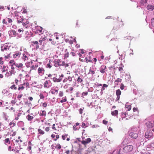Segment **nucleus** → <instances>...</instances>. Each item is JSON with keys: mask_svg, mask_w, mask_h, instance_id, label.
Wrapping results in <instances>:
<instances>
[{"mask_svg": "<svg viewBox=\"0 0 154 154\" xmlns=\"http://www.w3.org/2000/svg\"><path fill=\"white\" fill-rule=\"evenodd\" d=\"M119 147H120L119 152L121 153H127L131 152L133 148V146L131 145H127L125 146H120Z\"/></svg>", "mask_w": 154, "mask_h": 154, "instance_id": "nucleus-1", "label": "nucleus"}, {"mask_svg": "<svg viewBox=\"0 0 154 154\" xmlns=\"http://www.w3.org/2000/svg\"><path fill=\"white\" fill-rule=\"evenodd\" d=\"M154 134V128L152 130H148L145 133V137L147 139L152 138Z\"/></svg>", "mask_w": 154, "mask_h": 154, "instance_id": "nucleus-2", "label": "nucleus"}, {"mask_svg": "<svg viewBox=\"0 0 154 154\" xmlns=\"http://www.w3.org/2000/svg\"><path fill=\"white\" fill-rule=\"evenodd\" d=\"M51 76H53V81L55 82H60L61 80V79H59V78L57 79L56 78V75L55 74L53 75L49 74V77H50Z\"/></svg>", "mask_w": 154, "mask_h": 154, "instance_id": "nucleus-3", "label": "nucleus"}, {"mask_svg": "<svg viewBox=\"0 0 154 154\" xmlns=\"http://www.w3.org/2000/svg\"><path fill=\"white\" fill-rule=\"evenodd\" d=\"M146 8L149 11H153L154 10V5L152 3L148 4L146 5Z\"/></svg>", "mask_w": 154, "mask_h": 154, "instance_id": "nucleus-4", "label": "nucleus"}, {"mask_svg": "<svg viewBox=\"0 0 154 154\" xmlns=\"http://www.w3.org/2000/svg\"><path fill=\"white\" fill-rule=\"evenodd\" d=\"M129 136L132 138L136 139L138 137V134L135 132H131L129 134Z\"/></svg>", "mask_w": 154, "mask_h": 154, "instance_id": "nucleus-5", "label": "nucleus"}, {"mask_svg": "<svg viewBox=\"0 0 154 154\" xmlns=\"http://www.w3.org/2000/svg\"><path fill=\"white\" fill-rule=\"evenodd\" d=\"M32 45L33 46L35 47V48L36 49H38L39 48V43L37 41H33L32 42Z\"/></svg>", "mask_w": 154, "mask_h": 154, "instance_id": "nucleus-6", "label": "nucleus"}, {"mask_svg": "<svg viewBox=\"0 0 154 154\" xmlns=\"http://www.w3.org/2000/svg\"><path fill=\"white\" fill-rule=\"evenodd\" d=\"M8 34L11 37L16 36L17 35L16 32L14 30H12L8 31Z\"/></svg>", "mask_w": 154, "mask_h": 154, "instance_id": "nucleus-7", "label": "nucleus"}, {"mask_svg": "<svg viewBox=\"0 0 154 154\" xmlns=\"http://www.w3.org/2000/svg\"><path fill=\"white\" fill-rule=\"evenodd\" d=\"M91 140L90 138H88L85 139V140H83L81 143L84 145H86L88 143H89L91 141Z\"/></svg>", "mask_w": 154, "mask_h": 154, "instance_id": "nucleus-8", "label": "nucleus"}, {"mask_svg": "<svg viewBox=\"0 0 154 154\" xmlns=\"http://www.w3.org/2000/svg\"><path fill=\"white\" fill-rule=\"evenodd\" d=\"M106 68V66L104 65H102L100 69V72L102 73H104L105 72V69Z\"/></svg>", "mask_w": 154, "mask_h": 154, "instance_id": "nucleus-9", "label": "nucleus"}, {"mask_svg": "<svg viewBox=\"0 0 154 154\" xmlns=\"http://www.w3.org/2000/svg\"><path fill=\"white\" fill-rule=\"evenodd\" d=\"M9 46L8 45H5L1 46V50L2 51H4V50H7V49H9Z\"/></svg>", "mask_w": 154, "mask_h": 154, "instance_id": "nucleus-10", "label": "nucleus"}, {"mask_svg": "<svg viewBox=\"0 0 154 154\" xmlns=\"http://www.w3.org/2000/svg\"><path fill=\"white\" fill-rule=\"evenodd\" d=\"M145 126L148 128H150L153 126L152 123L150 122H148L145 124Z\"/></svg>", "mask_w": 154, "mask_h": 154, "instance_id": "nucleus-11", "label": "nucleus"}, {"mask_svg": "<svg viewBox=\"0 0 154 154\" xmlns=\"http://www.w3.org/2000/svg\"><path fill=\"white\" fill-rule=\"evenodd\" d=\"M23 18V17H18L17 20V22L18 23H22V22L24 20Z\"/></svg>", "mask_w": 154, "mask_h": 154, "instance_id": "nucleus-12", "label": "nucleus"}, {"mask_svg": "<svg viewBox=\"0 0 154 154\" xmlns=\"http://www.w3.org/2000/svg\"><path fill=\"white\" fill-rule=\"evenodd\" d=\"M44 71V69L43 68H39L38 69V72L39 74H43Z\"/></svg>", "mask_w": 154, "mask_h": 154, "instance_id": "nucleus-13", "label": "nucleus"}, {"mask_svg": "<svg viewBox=\"0 0 154 154\" xmlns=\"http://www.w3.org/2000/svg\"><path fill=\"white\" fill-rule=\"evenodd\" d=\"M15 65V66L16 67H17L19 68L20 69L22 68V67L23 66V64L21 63H20L19 64L16 63Z\"/></svg>", "mask_w": 154, "mask_h": 154, "instance_id": "nucleus-14", "label": "nucleus"}, {"mask_svg": "<svg viewBox=\"0 0 154 154\" xmlns=\"http://www.w3.org/2000/svg\"><path fill=\"white\" fill-rule=\"evenodd\" d=\"M118 111L116 110L112 112H111V114L113 116H116L118 115Z\"/></svg>", "mask_w": 154, "mask_h": 154, "instance_id": "nucleus-15", "label": "nucleus"}, {"mask_svg": "<svg viewBox=\"0 0 154 154\" xmlns=\"http://www.w3.org/2000/svg\"><path fill=\"white\" fill-rule=\"evenodd\" d=\"M58 92V90H51L49 92V93H51L52 94H57Z\"/></svg>", "mask_w": 154, "mask_h": 154, "instance_id": "nucleus-16", "label": "nucleus"}, {"mask_svg": "<svg viewBox=\"0 0 154 154\" xmlns=\"http://www.w3.org/2000/svg\"><path fill=\"white\" fill-rule=\"evenodd\" d=\"M120 152H119V151H118V150H115L113 151L111 153V154H120Z\"/></svg>", "mask_w": 154, "mask_h": 154, "instance_id": "nucleus-17", "label": "nucleus"}, {"mask_svg": "<svg viewBox=\"0 0 154 154\" xmlns=\"http://www.w3.org/2000/svg\"><path fill=\"white\" fill-rule=\"evenodd\" d=\"M46 115V112L45 111H41L40 113V116H45Z\"/></svg>", "mask_w": 154, "mask_h": 154, "instance_id": "nucleus-18", "label": "nucleus"}, {"mask_svg": "<svg viewBox=\"0 0 154 154\" xmlns=\"http://www.w3.org/2000/svg\"><path fill=\"white\" fill-rule=\"evenodd\" d=\"M53 63L55 67L60 66V64L58 63L56 60H54L53 62Z\"/></svg>", "mask_w": 154, "mask_h": 154, "instance_id": "nucleus-19", "label": "nucleus"}, {"mask_svg": "<svg viewBox=\"0 0 154 154\" xmlns=\"http://www.w3.org/2000/svg\"><path fill=\"white\" fill-rule=\"evenodd\" d=\"M79 124L78 123H76L75 125H74L73 127V129L75 131L77 130H78V128H76V127L78 126L79 125Z\"/></svg>", "mask_w": 154, "mask_h": 154, "instance_id": "nucleus-20", "label": "nucleus"}, {"mask_svg": "<svg viewBox=\"0 0 154 154\" xmlns=\"http://www.w3.org/2000/svg\"><path fill=\"white\" fill-rule=\"evenodd\" d=\"M121 94V92L119 89L117 90L116 91V94L117 96H120Z\"/></svg>", "mask_w": 154, "mask_h": 154, "instance_id": "nucleus-21", "label": "nucleus"}, {"mask_svg": "<svg viewBox=\"0 0 154 154\" xmlns=\"http://www.w3.org/2000/svg\"><path fill=\"white\" fill-rule=\"evenodd\" d=\"M8 92V91L7 90L4 89L3 90L2 93L4 96H6L7 95L6 94Z\"/></svg>", "mask_w": 154, "mask_h": 154, "instance_id": "nucleus-22", "label": "nucleus"}, {"mask_svg": "<svg viewBox=\"0 0 154 154\" xmlns=\"http://www.w3.org/2000/svg\"><path fill=\"white\" fill-rule=\"evenodd\" d=\"M27 119L28 120L31 121L33 118V116H31L29 115H28L27 116Z\"/></svg>", "mask_w": 154, "mask_h": 154, "instance_id": "nucleus-23", "label": "nucleus"}, {"mask_svg": "<svg viewBox=\"0 0 154 154\" xmlns=\"http://www.w3.org/2000/svg\"><path fill=\"white\" fill-rule=\"evenodd\" d=\"M125 107L126 108H128V111H130L131 109V106L130 105L125 104Z\"/></svg>", "mask_w": 154, "mask_h": 154, "instance_id": "nucleus-24", "label": "nucleus"}, {"mask_svg": "<svg viewBox=\"0 0 154 154\" xmlns=\"http://www.w3.org/2000/svg\"><path fill=\"white\" fill-rule=\"evenodd\" d=\"M38 131L39 132V134H44V132L42 131V130H41L40 129H38Z\"/></svg>", "mask_w": 154, "mask_h": 154, "instance_id": "nucleus-25", "label": "nucleus"}, {"mask_svg": "<svg viewBox=\"0 0 154 154\" xmlns=\"http://www.w3.org/2000/svg\"><path fill=\"white\" fill-rule=\"evenodd\" d=\"M37 29L40 33H41L42 31V27L41 26H39L38 27Z\"/></svg>", "mask_w": 154, "mask_h": 154, "instance_id": "nucleus-26", "label": "nucleus"}, {"mask_svg": "<svg viewBox=\"0 0 154 154\" xmlns=\"http://www.w3.org/2000/svg\"><path fill=\"white\" fill-rule=\"evenodd\" d=\"M10 88L12 89H14L15 90H16L17 89V88L16 87L15 85H12L11 87Z\"/></svg>", "mask_w": 154, "mask_h": 154, "instance_id": "nucleus-27", "label": "nucleus"}, {"mask_svg": "<svg viewBox=\"0 0 154 154\" xmlns=\"http://www.w3.org/2000/svg\"><path fill=\"white\" fill-rule=\"evenodd\" d=\"M90 73H91L92 75H93L95 73V72L94 71L92 70L91 68H90L89 69V72L88 73V74H89Z\"/></svg>", "mask_w": 154, "mask_h": 154, "instance_id": "nucleus-28", "label": "nucleus"}, {"mask_svg": "<svg viewBox=\"0 0 154 154\" xmlns=\"http://www.w3.org/2000/svg\"><path fill=\"white\" fill-rule=\"evenodd\" d=\"M9 63L10 64H13L14 65H15V63L14 60H11L9 62Z\"/></svg>", "mask_w": 154, "mask_h": 154, "instance_id": "nucleus-29", "label": "nucleus"}, {"mask_svg": "<svg viewBox=\"0 0 154 154\" xmlns=\"http://www.w3.org/2000/svg\"><path fill=\"white\" fill-rule=\"evenodd\" d=\"M116 26H114L113 28V29L114 30H117L119 28V26L118 27L117 26L119 25L118 24H116Z\"/></svg>", "mask_w": 154, "mask_h": 154, "instance_id": "nucleus-30", "label": "nucleus"}, {"mask_svg": "<svg viewBox=\"0 0 154 154\" xmlns=\"http://www.w3.org/2000/svg\"><path fill=\"white\" fill-rule=\"evenodd\" d=\"M20 54L21 53L20 52H18L16 53L13 54V57H14V56L15 55H16V56H18L19 55H20Z\"/></svg>", "mask_w": 154, "mask_h": 154, "instance_id": "nucleus-31", "label": "nucleus"}, {"mask_svg": "<svg viewBox=\"0 0 154 154\" xmlns=\"http://www.w3.org/2000/svg\"><path fill=\"white\" fill-rule=\"evenodd\" d=\"M48 84V82L47 81H46L44 83V87L45 88H47V85Z\"/></svg>", "mask_w": 154, "mask_h": 154, "instance_id": "nucleus-32", "label": "nucleus"}, {"mask_svg": "<svg viewBox=\"0 0 154 154\" xmlns=\"http://www.w3.org/2000/svg\"><path fill=\"white\" fill-rule=\"evenodd\" d=\"M84 108H80L79 110V112L80 114H82L83 112V110Z\"/></svg>", "mask_w": 154, "mask_h": 154, "instance_id": "nucleus-33", "label": "nucleus"}, {"mask_svg": "<svg viewBox=\"0 0 154 154\" xmlns=\"http://www.w3.org/2000/svg\"><path fill=\"white\" fill-rule=\"evenodd\" d=\"M82 79L80 77H79L77 79V81L80 83L82 82Z\"/></svg>", "mask_w": 154, "mask_h": 154, "instance_id": "nucleus-34", "label": "nucleus"}, {"mask_svg": "<svg viewBox=\"0 0 154 154\" xmlns=\"http://www.w3.org/2000/svg\"><path fill=\"white\" fill-rule=\"evenodd\" d=\"M66 101V97L64 98V99H63L62 100H61L60 101V102L61 103H63V102H65Z\"/></svg>", "mask_w": 154, "mask_h": 154, "instance_id": "nucleus-35", "label": "nucleus"}, {"mask_svg": "<svg viewBox=\"0 0 154 154\" xmlns=\"http://www.w3.org/2000/svg\"><path fill=\"white\" fill-rule=\"evenodd\" d=\"M125 52L124 51L123 54H122L121 55L120 54H119V56H121V57H122V58H125Z\"/></svg>", "mask_w": 154, "mask_h": 154, "instance_id": "nucleus-36", "label": "nucleus"}, {"mask_svg": "<svg viewBox=\"0 0 154 154\" xmlns=\"http://www.w3.org/2000/svg\"><path fill=\"white\" fill-rule=\"evenodd\" d=\"M41 39L43 41H45L46 40H47V37L46 36H44L43 38L42 37Z\"/></svg>", "mask_w": 154, "mask_h": 154, "instance_id": "nucleus-37", "label": "nucleus"}, {"mask_svg": "<svg viewBox=\"0 0 154 154\" xmlns=\"http://www.w3.org/2000/svg\"><path fill=\"white\" fill-rule=\"evenodd\" d=\"M6 20H7L8 21V22L9 23H11L12 21V19L10 18H7V19H6Z\"/></svg>", "mask_w": 154, "mask_h": 154, "instance_id": "nucleus-38", "label": "nucleus"}, {"mask_svg": "<svg viewBox=\"0 0 154 154\" xmlns=\"http://www.w3.org/2000/svg\"><path fill=\"white\" fill-rule=\"evenodd\" d=\"M59 96L60 97H61L63 95V92L62 91H60L59 93Z\"/></svg>", "mask_w": 154, "mask_h": 154, "instance_id": "nucleus-39", "label": "nucleus"}, {"mask_svg": "<svg viewBox=\"0 0 154 154\" xmlns=\"http://www.w3.org/2000/svg\"><path fill=\"white\" fill-rule=\"evenodd\" d=\"M121 80H122V79H120L119 78H118L115 81V83L116 84V82H121Z\"/></svg>", "mask_w": 154, "mask_h": 154, "instance_id": "nucleus-40", "label": "nucleus"}, {"mask_svg": "<svg viewBox=\"0 0 154 154\" xmlns=\"http://www.w3.org/2000/svg\"><path fill=\"white\" fill-rule=\"evenodd\" d=\"M55 148L60 149L61 148V146L59 144L58 145H57L55 147Z\"/></svg>", "mask_w": 154, "mask_h": 154, "instance_id": "nucleus-41", "label": "nucleus"}, {"mask_svg": "<svg viewBox=\"0 0 154 154\" xmlns=\"http://www.w3.org/2000/svg\"><path fill=\"white\" fill-rule=\"evenodd\" d=\"M25 87L23 86H22L21 87H19L18 88V90H20V89H21L22 90H23L24 88Z\"/></svg>", "mask_w": 154, "mask_h": 154, "instance_id": "nucleus-42", "label": "nucleus"}, {"mask_svg": "<svg viewBox=\"0 0 154 154\" xmlns=\"http://www.w3.org/2000/svg\"><path fill=\"white\" fill-rule=\"evenodd\" d=\"M87 125L85 124L84 123H82V128H85V127H87Z\"/></svg>", "mask_w": 154, "mask_h": 154, "instance_id": "nucleus-43", "label": "nucleus"}, {"mask_svg": "<svg viewBox=\"0 0 154 154\" xmlns=\"http://www.w3.org/2000/svg\"><path fill=\"white\" fill-rule=\"evenodd\" d=\"M151 23L152 25L153 26H154V18L151 19Z\"/></svg>", "mask_w": 154, "mask_h": 154, "instance_id": "nucleus-44", "label": "nucleus"}, {"mask_svg": "<svg viewBox=\"0 0 154 154\" xmlns=\"http://www.w3.org/2000/svg\"><path fill=\"white\" fill-rule=\"evenodd\" d=\"M5 143H8L9 142H10V141L9 140V138H7L5 139Z\"/></svg>", "mask_w": 154, "mask_h": 154, "instance_id": "nucleus-45", "label": "nucleus"}, {"mask_svg": "<svg viewBox=\"0 0 154 154\" xmlns=\"http://www.w3.org/2000/svg\"><path fill=\"white\" fill-rule=\"evenodd\" d=\"M80 93L79 92H77L76 93V94H75V95H76V96L77 97H79L80 96Z\"/></svg>", "mask_w": 154, "mask_h": 154, "instance_id": "nucleus-46", "label": "nucleus"}, {"mask_svg": "<svg viewBox=\"0 0 154 154\" xmlns=\"http://www.w3.org/2000/svg\"><path fill=\"white\" fill-rule=\"evenodd\" d=\"M124 85L122 84L120 86V89L121 90H123L124 89Z\"/></svg>", "mask_w": 154, "mask_h": 154, "instance_id": "nucleus-47", "label": "nucleus"}, {"mask_svg": "<svg viewBox=\"0 0 154 154\" xmlns=\"http://www.w3.org/2000/svg\"><path fill=\"white\" fill-rule=\"evenodd\" d=\"M23 95L22 94H21L20 95H18L17 96V98L19 99V100H20V98L22 97Z\"/></svg>", "mask_w": 154, "mask_h": 154, "instance_id": "nucleus-48", "label": "nucleus"}, {"mask_svg": "<svg viewBox=\"0 0 154 154\" xmlns=\"http://www.w3.org/2000/svg\"><path fill=\"white\" fill-rule=\"evenodd\" d=\"M109 70H111L112 69H115V68L114 66H111L110 67H109Z\"/></svg>", "mask_w": 154, "mask_h": 154, "instance_id": "nucleus-49", "label": "nucleus"}, {"mask_svg": "<svg viewBox=\"0 0 154 154\" xmlns=\"http://www.w3.org/2000/svg\"><path fill=\"white\" fill-rule=\"evenodd\" d=\"M31 64V63L29 62L28 63H27L26 64V66L27 67H29V66L30 65V64Z\"/></svg>", "mask_w": 154, "mask_h": 154, "instance_id": "nucleus-50", "label": "nucleus"}, {"mask_svg": "<svg viewBox=\"0 0 154 154\" xmlns=\"http://www.w3.org/2000/svg\"><path fill=\"white\" fill-rule=\"evenodd\" d=\"M107 121L105 120H103V124H105V125H106L107 124Z\"/></svg>", "mask_w": 154, "mask_h": 154, "instance_id": "nucleus-51", "label": "nucleus"}, {"mask_svg": "<svg viewBox=\"0 0 154 154\" xmlns=\"http://www.w3.org/2000/svg\"><path fill=\"white\" fill-rule=\"evenodd\" d=\"M130 55L132 54V55H133L134 54V53H133V50L131 49L130 50Z\"/></svg>", "mask_w": 154, "mask_h": 154, "instance_id": "nucleus-52", "label": "nucleus"}, {"mask_svg": "<svg viewBox=\"0 0 154 154\" xmlns=\"http://www.w3.org/2000/svg\"><path fill=\"white\" fill-rule=\"evenodd\" d=\"M88 93L87 92H83L82 94V95L86 96L88 95Z\"/></svg>", "mask_w": 154, "mask_h": 154, "instance_id": "nucleus-53", "label": "nucleus"}, {"mask_svg": "<svg viewBox=\"0 0 154 154\" xmlns=\"http://www.w3.org/2000/svg\"><path fill=\"white\" fill-rule=\"evenodd\" d=\"M64 56L65 57H69V53L68 52L66 53L65 54Z\"/></svg>", "mask_w": 154, "mask_h": 154, "instance_id": "nucleus-54", "label": "nucleus"}, {"mask_svg": "<svg viewBox=\"0 0 154 154\" xmlns=\"http://www.w3.org/2000/svg\"><path fill=\"white\" fill-rule=\"evenodd\" d=\"M65 63L64 61H63V62H61V63L60 64V66H64L65 65Z\"/></svg>", "mask_w": 154, "mask_h": 154, "instance_id": "nucleus-55", "label": "nucleus"}, {"mask_svg": "<svg viewBox=\"0 0 154 154\" xmlns=\"http://www.w3.org/2000/svg\"><path fill=\"white\" fill-rule=\"evenodd\" d=\"M119 71H121L123 70L122 67V66L121 67H119Z\"/></svg>", "mask_w": 154, "mask_h": 154, "instance_id": "nucleus-56", "label": "nucleus"}, {"mask_svg": "<svg viewBox=\"0 0 154 154\" xmlns=\"http://www.w3.org/2000/svg\"><path fill=\"white\" fill-rule=\"evenodd\" d=\"M43 41L42 40V39H41V38L39 40V45H41L42 44V42Z\"/></svg>", "mask_w": 154, "mask_h": 154, "instance_id": "nucleus-57", "label": "nucleus"}, {"mask_svg": "<svg viewBox=\"0 0 154 154\" xmlns=\"http://www.w3.org/2000/svg\"><path fill=\"white\" fill-rule=\"evenodd\" d=\"M39 96L41 99H43L44 97L43 95L42 94H40Z\"/></svg>", "mask_w": 154, "mask_h": 154, "instance_id": "nucleus-58", "label": "nucleus"}, {"mask_svg": "<svg viewBox=\"0 0 154 154\" xmlns=\"http://www.w3.org/2000/svg\"><path fill=\"white\" fill-rule=\"evenodd\" d=\"M47 106V103H44L43 104V106L44 107H45Z\"/></svg>", "mask_w": 154, "mask_h": 154, "instance_id": "nucleus-59", "label": "nucleus"}, {"mask_svg": "<svg viewBox=\"0 0 154 154\" xmlns=\"http://www.w3.org/2000/svg\"><path fill=\"white\" fill-rule=\"evenodd\" d=\"M31 146H29L27 148V150L29 151L30 150H31Z\"/></svg>", "mask_w": 154, "mask_h": 154, "instance_id": "nucleus-60", "label": "nucleus"}, {"mask_svg": "<svg viewBox=\"0 0 154 154\" xmlns=\"http://www.w3.org/2000/svg\"><path fill=\"white\" fill-rule=\"evenodd\" d=\"M68 79L70 82L72 81V78L71 77H70V76H69V77H68Z\"/></svg>", "mask_w": 154, "mask_h": 154, "instance_id": "nucleus-61", "label": "nucleus"}, {"mask_svg": "<svg viewBox=\"0 0 154 154\" xmlns=\"http://www.w3.org/2000/svg\"><path fill=\"white\" fill-rule=\"evenodd\" d=\"M55 124H53L52 126V128L53 129H54V130H56V129H55Z\"/></svg>", "mask_w": 154, "mask_h": 154, "instance_id": "nucleus-62", "label": "nucleus"}, {"mask_svg": "<svg viewBox=\"0 0 154 154\" xmlns=\"http://www.w3.org/2000/svg\"><path fill=\"white\" fill-rule=\"evenodd\" d=\"M137 108H135V107L133 109V111L134 112L137 111Z\"/></svg>", "mask_w": 154, "mask_h": 154, "instance_id": "nucleus-63", "label": "nucleus"}, {"mask_svg": "<svg viewBox=\"0 0 154 154\" xmlns=\"http://www.w3.org/2000/svg\"><path fill=\"white\" fill-rule=\"evenodd\" d=\"M150 146L154 148V143L151 144Z\"/></svg>", "mask_w": 154, "mask_h": 154, "instance_id": "nucleus-64", "label": "nucleus"}]
</instances>
